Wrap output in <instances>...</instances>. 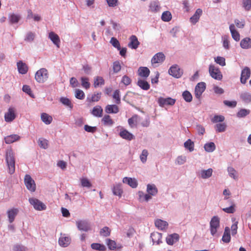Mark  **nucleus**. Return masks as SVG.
I'll return each instance as SVG.
<instances>
[{"label":"nucleus","mask_w":251,"mask_h":251,"mask_svg":"<svg viewBox=\"0 0 251 251\" xmlns=\"http://www.w3.org/2000/svg\"><path fill=\"white\" fill-rule=\"evenodd\" d=\"M227 172L229 176L235 180L238 179V175L237 171L232 167L227 168Z\"/></svg>","instance_id":"obj_41"},{"label":"nucleus","mask_w":251,"mask_h":251,"mask_svg":"<svg viewBox=\"0 0 251 251\" xmlns=\"http://www.w3.org/2000/svg\"><path fill=\"white\" fill-rule=\"evenodd\" d=\"M48 77V72L46 68L40 69L36 72L35 75V79L39 83L45 82Z\"/></svg>","instance_id":"obj_3"},{"label":"nucleus","mask_w":251,"mask_h":251,"mask_svg":"<svg viewBox=\"0 0 251 251\" xmlns=\"http://www.w3.org/2000/svg\"><path fill=\"white\" fill-rule=\"evenodd\" d=\"M35 34L32 32H28L26 34L25 38V40L26 42H32L35 38Z\"/></svg>","instance_id":"obj_63"},{"label":"nucleus","mask_w":251,"mask_h":251,"mask_svg":"<svg viewBox=\"0 0 251 251\" xmlns=\"http://www.w3.org/2000/svg\"><path fill=\"white\" fill-rule=\"evenodd\" d=\"M38 145L41 148L47 149L48 148V141L43 138H40L38 140Z\"/></svg>","instance_id":"obj_48"},{"label":"nucleus","mask_w":251,"mask_h":251,"mask_svg":"<svg viewBox=\"0 0 251 251\" xmlns=\"http://www.w3.org/2000/svg\"><path fill=\"white\" fill-rule=\"evenodd\" d=\"M225 118L223 115H215L211 119V122L213 123H222L224 121Z\"/></svg>","instance_id":"obj_53"},{"label":"nucleus","mask_w":251,"mask_h":251,"mask_svg":"<svg viewBox=\"0 0 251 251\" xmlns=\"http://www.w3.org/2000/svg\"><path fill=\"white\" fill-rule=\"evenodd\" d=\"M19 213V209L16 208H13L9 209L7 211V214L8 218V221L12 223L15 220V217Z\"/></svg>","instance_id":"obj_14"},{"label":"nucleus","mask_w":251,"mask_h":251,"mask_svg":"<svg viewBox=\"0 0 251 251\" xmlns=\"http://www.w3.org/2000/svg\"><path fill=\"white\" fill-rule=\"evenodd\" d=\"M206 84L203 82H199L195 87V95L196 98L200 99L205 90Z\"/></svg>","instance_id":"obj_11"},{"label":"nucleus","mask_w":251,"mask_h":251,"mask_svg":"<svg viewBox=\"0 0 251 251\" xmlns=\"http://www.w3.org/2000/svg\"><path fill=\"white\" fill-rule=\"evenodd\" d=\"M121 70V66L119 61H116L113 63V70L114 73H119Z\"/></svg>","instance_id":"obj_60"},{"label":"nucleus","mask_w":251,"mask_h":251,"mask_svg":"<svg viewBox=\"0 0 251 251\" xmlns=\"http://www.w3.org/2000/svg\"><path fill=\"white\" fill-rule=\"evenodd\" d=\"M29 202L34 208L37 210L41 211L46 209V205L42 201L35 198H29Z\"/></svg>","instance_id":"obj_7"},{"label":"nucleus","mask_w":251,"mask_h":251,"mask_svg":"<svg viewBox=\"0 0 251 251\" xmlns=\"http://www.w3.org/2000/svg\"><path fill=\"white\" fill-rule=\"evenodd\" d=\"M76 225L78 229L81 231L87 232L91 229L90 223L86 220L78 221Z\"/></svg>","instance_id":"obj_8"},{"label":"nucleus","mask_w":251,"mask_h":251,"mask_svg":"<svg viewBox=\"0 0 251 251\" xmlns=\"http://www.w3.org/2000/svg\"><path fill=\"white\" fill-rule=\"evenodd\" d=\"M8 18L10 23L13 24L18 23L21 18V17L19 15L12 13L9 14Z\"/></svg>","instance_id":"obj_42"},{"label":"nucleus","mask_w":251,"mask_h":251,"mask_svg":"<svg viewBox=\"0 0 251 251\" xmlns=\"http://www.w3.org/2000/svg\"><path fill=\"white\" fill-rule=\"evenodd\" d=\"M49 38L57 48H59L60 40L59 37L57 34L51 31L49 34Z\"/></svg>","instance_id":"obj_23"},{"label":"nucleus","mask_w":251,"mask_h":251,"mask_svg":"<svg viewBox=\"0 0 251 251\" xmlns=\"http://www.w3.org/2000/svg\"><path fill=\"white\" fill-rule=\"evenodd\" d=\"M5 159L8 168V172L12 175L15 172V159L14 153L11 149L6 151Z\"/></svg>","instance_id":"obj_1"},{"label":"nucleus","mask_w":251,"mask_h":251,"mask_svg":"<svg viewBox=\"0 0 251 251\" xmlns=\"http://www.w3.org/2000/svg\"><path fill=\"white\" fill-rule=\"evenodd\" d=\"M60 102H61L63 105L68 107L70 109H72L73 107V105L72 104L70 100L66 97L60 98Z\"/></svg>","instance_id":"obj_45"},{"label":"nucleus","mask_w":251,"mask_h":251,"mask_svg":"<svg viewBox=\"0 0 251 251\" xmlns=\"http://www.w3.org/2000/svg\"><path fill=\"white\" fill-rule=\"evenodd\" d=\"M179 236L177 233H173L169 235L166 238L167 243L169 245H173L174 243L178 241Z\"/></svg>","instance_id":"obj_17"},{"label":"nucleus","mask_w":251,"mask_h":251,"mask_svg":"<svg viewBox=\"0 0 251 251\" xmlns=\"http://www.w3.org/2000/svg\"><path fill=\"white\" fill-rule=\"evenodd\" d=\"M184 147L188 149L190 152H192L194 150V143L191 139H188L184 143Z\"/></svg>","instance_id":"obj_47"},{"label":"nucleus","mask_w":251,"mask_h":251,"mask_svg":"<svg viewBox=\"0 0 251 251\" xmlns=\"http://www.w3.org/2000/svg\"><path fill=\"white\" fill-rule=\"evenodd\" d=\"M120 90H116L114 92L113 96H112L113 98L115 100V102L118 104H119L121 103V98H120Z\"/></svg>","instance_id":"obj_55"},{"label":"nucleus","mask_w":251,"mask_h":251,"mask_svg":"<svg viewBox=\"0 0 251 251\" xmlns=\"http://www.w3.org/2000/svg\"><path fill=\"white\" fill-rule=\"evenodd\" d=\"M81 186L83 187L90 188L92 184L90 181L86 178H82L80 179Z\"/></svg>","instance_id":"obj_61"},{"label":"nucleus","mask_w":251,"mask_h":251,"mask_svg":"<svg viewBox=\"0 0 251 251\" xmlns=\"http://www.w3.org/2000/svg\"><path fill=\"white\" fill-rule=\"evenodd\" d=\"M22 90L23 91V92H24L26 94H28L31 98H34V96L31 92V88L28 85H23V88H22Z\"/></svg>","instance_id":"obj_62"},{"label":"nucleus","mask_w":251,"mask_h":251,"mask_svg":"<svg viewBox=\"0 0 251 251\" xmlns=\"http://www.w3.org/2000/svg\"><path fill=\"white\" fill-rule=\"evenodd\" d=\"M139 44L140 42L135 35H132L130 37L129 42L128 44L129 48L135 50L138 47Z\"/></svg>","instance_id":"obj_16"},{"label":"nucleus","mask_w":251,"mask_h":251,"mask_svg":"<svg viewBox=\"0 0 251 251\" xmlns=\"http://www.w3.org/2000/svg\"><path fill=\"white\" fill-rule=\"evenodd\" d=\"M251 75V70L248 67H245L241 71L240 81L242 84H245Z\"/></svg>","instance_id":"obj_13"},{"label":"nucleus","mask_w":251,"mask_h":251,"mask_svg":"<svg viewBox=\"0 0 251 251\" xmlns=\"http://www.w3.org/2000/svg\"><path fill=\"white\" fill-rule=\"evenodd\" d=\"M220 227V218L217 216H213L210 221V231L211 234L218 236V230Z\"/></svg>","instance_id":"obj_2"},{"label":"nucleus","mask_w":251,"mask_h":251,"mask_svg":"<svg viewBox=\"0 0 251 251\" xmlns=\"http://www.w3.org/2000/svg\"><path fill=\"white\" fill-rule=\"evenodd\" d=\"M137 85L144 90H148L150 88V85L146 80L139 79L137 83Z\"/></svg>","instance_id":"obj_34"},{"label":"nucleus","mask_w":251,"mask_h":251,"mask_svg":"<svg viewBox=\"0 0 251 251\" xmlns=\"http://www.w3.org/2000/svg\"><path fill=\"white\" fill-rule=\"evenodd\" d=\"M91 246L92 249L97 251H103L105 249V247L103 245L99 243H93Z\"/></svg>","instance_id":"obj_51"},{"label":"nucleus","mask_w":251,"mask_h":251,"mask_svg":"<svg viewBox=\"0 0 251 251\" xmlns=\"http://www.w3.org/2000/svg\"><path fill=\"white\" fill-rule=\"evenodd\" d=\"M147 192L148 194H150L151 197L155 196L158 193V189L154 184H148L147 185Z\"/></svg>","instance_id":"obj_26"},{"label":"nucleus","mask_w":251,"mask_h":251,"mask_svg":"<svg viewBox=\"0 0 251 251\" xmlns=\"http://www.w3.org/2000/svg\"><path fill=\"white\" fill-rule=\"evenodd\" d=\"M17 68L19 73L21 74H25L28 71V67L25 63H23L22 61L17 62Z\"/></svg>","instance_id":"obj_27"},{"label":"nucleus","mask_w":251,"mask_h":251,"mask_svg":"<svg viewBox=\"0 0 251 251\" xmlns=\"http://www.w3.org/2000/svg\"><path fill=\"white\" fill-rule=\"evenodd\" d=\"M103 109L100 105L95 106L92 111L91 114L95 117H101L102 116Z\"/></svg>","instance_id":"obj_32"},{"label":"nucleus","mask_w":251,"mask_h":251,"mask_svg":"<svg viewBox=\"0 0 251 251\" xmlns=\"http://www.w3.org/2000/svg\"><path fill=\"white\" fill-rule=\"evenodd\" d=\"M230 229L228 227L226 226L222 240L224 243H228L230 241Z\"/></svg>","instance_id":"obj_33"},{"label":"nucleus","mask_w":251,"mask_h":251,"mask_svg":"<svg viewBox=\"0 0 251 251\" xmlns=\"http://www.w3.org/2000/svg\"><path fill=\"white\" fill-rule=\"evenodd\" d=\"M159 105L161 107H164L166 105H173L176 102V100L170 97L164 98L160 97L157 100Z\"/></svg>","instance_id":"obj_9"},{"label":"nucleus","mask_w":251,"mask_h":251,"mask_svg":"<svg viewBox=\"0 0 251 251\" xmlns=\"http://www.w3.org/2000/svg\"><path fill=\"white\" fill-rule=\"evenodd\" d=\"M104 84V80L101 76H97L94 78V86L97 88Z\"/></svg>","instance_id":"obj_46"},{"label":"nucleus","mask_w":251,"mask_h":251,"mask_svg":"<svg viewBox=\"0 0 251 251\" xmlns=\"http://www.w3.org/2000/svg\"><path fill=\"white\" fill-rule=\"evenodd\" d=\"M186 161V156L184 155H179L177 157L175 163L177 165H181L184 164Z\"/></svg>","instance_id":"obj_54"},{"label":"nucleus","mask_w":251,"mask_h":251,"mask_svg":"<svg viewBox=\"0 0 251 251\" xmlns=\"http://www.w3.org/2000/svg\"><path fill=\"white\" fill-rule=\"evenodd\" d=\"M204 149L206 151L212 152L215 150L216 146L213 142H208L204 144Z\"/></svg>","instance_id":"obj_39"},{"label":"nucleus","mask_w":251,"mask_h":251,"mask_svg":"<svg viewBox=\"0 0 251 251\" xmlns=\"http://www.w3.org/2000/svg\"><path fill=\"white\" fill-rule=\"evenodd\" d=\"M229 37L227 35H224L222 37L223 46L226 50L229 49V42L228 41Z\"/></svg>","instance_id":"obj_59"},{"label":"nucleus","mask_w":251,"mask_h":251,"mask_svg":"<svg viewBox=\"0 0 251 251\" xmlns=\"http://www.w3.org/2000/svg\"><path fill=\"white\" fill-rule=\"evenodd\" d=\"M105 111L107 114H116L119 112V109L116 104H108L105 108Z\"/></svg>","instance_id":"obj_22"},{"label":"nucleus","mask_w":251,"mask_h":251,"mask_svg":"<svg viewBox=\"0 0 251 251\" xmlns=\"http://www.w3.org/2000/svg\"><path fill=\"white\" fill-rule=\"evenodd\" d=\"M202 13V11L201 9H197L194 14L190 18V22L193 25H195L199 21Z\"/></svg>","instance_id":"obj_18"},{"label":"nucleus","mask_w":251,"mask_h":251,"mask_svg":"<svg viewBox=\"0 0 251 251\" xmlns=\"http://www.w3.org/2000/svg\"><path fill=\"white\" fill-rule=\"evenodd\" d=\"M119 135L123 139L129 141H131L135 138L134 136L132 133L125 129H123L120 131Z\"/></svg>","instance_id":"obj_20"},{"label":"nucleus","mask_w":251,"mask_h":251,"mask_svg":"<svg viewBox=\"0 0 251 251\" xmlns=\"http://www.w3.org/2000/svg\"><path fill=\"white\" fill-rule=\"evenodd\" d=\"M250 113L249 109L242 108L237 113V117L239 118H244Z\"/></svg>","instance_id":"obj_43"},{"label":"nucleus","mask_w":251,"mask_h":251,"mask_svg":"<svg viewBox=\"0 0 251 251\" xmlns=\"http://www.w3.org/2000/svg\"><path fill=\"white\" fill-rule=\"evenodd\" d=\"M15 109L14 107H10L4 114L5 121L7 123L12 122L16 118Z\"/></svg>","instance_id":"obj_12"},{"label":"nucleus","mask_w":251,"mask_h":251,"mask_svg":"<svg viewBox=\"0 0 251 251\" xmlns=\"http://www.w3.org/2000/svg\"><path fill=\"white\" fill-rule=\"evenodd\" d=\"M213 173V170L209 168L207 170H201L197 172V176L199 178L207 179L210 177Z\"/></svg>","instance_id":"obj_10"},{"label":"nucleus","mask_w":251,"mask_h":251,"mask_svg":"<svg viewBox=\"0 0 251 251\" xmlns=\"http://www.w3.org/2000/svg\"><path fill=\"white\" fill-rule=\"evenodd\" d=\"M20 139V136L17 134H12L4 137V141L6 144H11Z\"/></svg>","instance_id":"obj_29"},{"label":"nucleus","mask_w":251,"mask_h":251,"mask_svg":"<svg viewBox=\"0 0 251 251\" xmlns=\"http://www.w3.org/2000/svg\"><path fill=\"white\" fill-rule=\"evenodd\" d=\"M240 47L243 49H251V38L249 37H245L242 39L240 42Z\"/></svg>","instance_id":"obj_24"},{"label":"nucleus","mask_w":251,"mask_h":251,"mask_svg":"<svg viewBox=\"0 0 251 251\" xmlns=\"http://www.w3.org/2000/svg\"><path fill=\"white\" fill-rule=\"evenodd\" d=\"M148 154L149 153L147 150L145 149L142 151V153L140 155V159L143 163L146 162Z\"/></svg>","instance_id":"obj_58"},{"label":"nucleus","mask_w":251,"mask_h":251,"mask_svg":"<svg viewBox=\"0 0 251 251\" xmlns=\"http://www.w3.org/2000/svg\"><path fill=\"white\" fill-rule=\"evenodd\" d=\"M155 225L159 229L163 230L167 227L168 224L165 221L157 219L155 221Z\"/></svg>","instance_id":"obj_31"},{"label":"nucleus","mask_w":251,"mask_h":251,"mask_svg":"<svg viewBox=\"0 0 251 251\" xmlns=\"http://www.w3.org/2000/svg\"><path fill=\"white\" fill-rule=\"evenodd\" d=\"M25 184L26 188L31 192L36 190V184L34 180L31 178L30 175H26L24 179Z\"/></svg>","instance_id":"obj_6"},{"label":"nucleus","mask_w":251,"mask_h":251,"mask_svg":"<svg viewBox=\"0 0 251 251\" xmlns=\"http://www.w3.org/2000/svg\"><path fill=\"white\" fill-rule=\"evenodd\" d=\"M41 119L42 122L46 125L50 124L52 121V117L46 113H43L41 114Z\"/></svg>","instance_id":"obj_36"},{"label":"nucleus","mask_w":251,"mask_h":251,"mask_svg":"<svg viewBox=\"0 0 251 251\" xmlns=\"http://www.w3.org/2000/svg\"><path fill=\"white\" fill-rule=\"evenodd\" d=\"M101 122L105 126H112L113 125L114 122L113 120L110 118L109 115H105L102 119Z\"/></svg>","instance_id":"obj_35"},{"label":"nucleus","mask_w":251,"mask_h":251,"mask_svg":"<svg viewBox=\"0 0 251 251\" xmlns=\"http://www.w3.org/2000/svg\"><path fill=\"white\" fill-rule=\"evenodd\" d=\"M165 59L163 53L160 52L156 53L151 59L152 64L161 63Z\"/></svg>","instance_id":"obj_15"},{"label":"nucleus","mask_w":251,"mask_h":251,"mask_svg":"<svg viewBox=\"0 0 251 251\" xmlns=\"http://www.w3.org/2000/svg\"><path fill=\"white\" fill-rule=\"evenodd\" d=\"M172 19V15L169 11L164 12L161 16V19L164 22H169Z\"/></svg>","instance_id":"obj_52"},{"label":"nucleus","mask_w":251,"mask_h":251,"mask_svg":"<svg viewBox=\"0 0 251 251\" xmlns=\"http://www.w3.org/2000/svg\"><path fill=\"white\" fill-rule=\"evenodd\" d=\"M71 242V239L69 237L61 236L58 240V243L60 246L63 247H67Z\"/></svg>","instance_id":"obj_30"},{"label":"nucleus","mask_w":251,"mask_h":251,"mask_svg":"<svg viewBox=\"0 0 251 251\" xmlns=\"http://www.w3.org/2000/svg\"><path fill=\"white\" fill-rule=\"evenodd\" d=\"M169 74L175 78H180L183 75V70L176 65L172 66L168 71Z\"/></svg>","instance_id":"obj_5"},{"label":"nucleus","mask_w":251,"mask_h":251,"mask_svg":"<svg viewBox=\"0 0 251 251\" xmlns=\"http://www.w3.org/2000/svg\"><path fill=\"white\" fill-rule=\"evenodd\" d=\"M151 239L153 245L156 243L157 245L160 244L162 243V234L157 232H154L151 234Z\"/></svg>","instance_id":"obj_21"},{"label":"nucleus","mask_w":251,"mask_h":251,"mask_svg":"<svg viewBox=\"0 0 251 251\" xmlns=\"http://www.w3.org/2000/svg\"><path fill=\"white\" fill-rule=\"evenodd\" d=\"M240 98L246 103L251 102V94L249 92L242 93L240 95Z\"/></svg>","instance_id":"obj_37"},{"label":"nucleus","mask_w":251,"mask_h":251,"mask_svg":"<svg viewBox=\"0 0 251 251\" xmlns=\"http://www.w3.org/2000/svg\"><path fill=\"white\" fill-rule=\"evenodd\" d=\"M100 234L101 236L104 237L108 236L110 234V230L108 227L104 226L100 229Z\"/></svg>","instance_id":"obj_56"},{"label":"nucleus","mask_w":251,"mask_h":251,"mask_svg":"<svg viewBox=\"0 0 251 251\" xmlns=\"http://www.w3.org/2000/svg\"><path fill=\"white\" fill-rule=\"evenodd\" d=\"M209 73L210 75L215 79L221 80L223 78V75L220 69L214 65L210 64L209 65Z\"/></svg>","instance_id":"obj_4"},{"label":"nucleus","mask_w":251,"mask_h":251,"mask_svg":"<svg viewBox=\"0 0 251 251\" xmlns=\"http://www.w3.org/2000/svg\"><path fill=\"white\" fill-rule=\"evenodd\" d=\"M112 192L114 195L121 197L123 193L121 185L120 184L114 185L112 188Z\"/></svg>","instance_id":"obj_38"},{"label":"nucleus","mask_w":251,"mask_h":251,"mask_svg":"<svg viewBox=\"0 0 251 251\" xmlns=\"http://www.w3.org/2000/svg\"><path fill=\"white\" fill-rule=\"evenodd\" d=\"M243 7L246 11L251 9V0H243Z\"/></svg>","instance_id":"obj_64"},{"label":"nucleus","mask_w":251,"mask_h":251,"mask_svg":"<svg viewBox=\"0 0 251 251\" xmlns=\"http://www.w3.org/2000/svg\"><path fill=\"white\" fill-rule=\"evenodd\" d=\"M182 97L184 100L188 102H190L192 100V96L188 91H185L182 93Z\"/></svg>","instance_id":"obj_50"},{"label":"nucleus","mask_w":251,"mask_h":251,"mask_svg":"<svg viewBox=\"0 0 251 251\" xmlns=\"http://www.w3.org/2000/svg\"><path fill=\"white\" fill-rule=\"evenodd\" d=\"M123 182L124 183L127 184L133 188H135L138 186L137 181L134 178L125 177L123 179Z\"/></svg>","instance_id":"obj_19"},{"label":"nucleus","mask_w":251,"mask_h":251,"mask_svg":"<svg viewBox=\"0 0 251 251\" xmlns=\"http://www.w3.org/2000/svg\"><path fill=\"white\" fill-rule=\"evenodd\" d=\"M101 93H98L93 95L91 98H87V100L89 102H96L98 101L100 99Z\"/></svg>","instance_id":"obj_57"},{"label":"nucleus","mask_w":251,"mask_h":251,"mask_svg":"<svg viewBox=\"0 0 251 251\" xmlns=\"http://www.w3.org/2000/svg\"><path fill=\"white\" fill-rule=\"evenodd\" d=\"M226 128V125L224 123L217 124L214 126L216 131L218 132H223L225 131Z\"/></svg>","instance_id":"obj_40"},{"label":"nucleus","mask_w":251,"mask_h":251,"mask_svg":"<svg viewBox=\"0 0 251 251\" xmlns=\"http://www.w3.org/2000/svg\"><path fill=\"white\" fill-rule=\"evenodd\" d=\"M139 76L143 78H147L150 74V70L146 67H140L138 70Z\"/></svg>","instance_id":"obj_25"},{"label":"nucleus","mask_w":251,"mask_h":251,"mask_svg":"<svg viewBox=\"0 0 251 251\" xmlns=\"http://www.w3.org/2000/svg\"><path fill=\"white\" fill-rule=\"evenodd\" d=\"M231 220L232 222H233V224L231 226V234L232 236L235 235L236 234L237 232V228H238V221H235V218H232L231 219Z\"/></svg>","instance_id":"obj_49"},{"label":"nucleus","mask_w":251,"mask_h":251,"mask_svg":"<svg viewBox=\"0 0 251 251\" xmlns=\"http://www.w3.org/2000/svg\"><path fill=\"white\" fill-rule=\"evenodd\" d=\"M160 9L159 2L158 1H152L150 5V10L152 12H157Z\"/></svg>","instance_id":"obj_44"},{"label":"nucleus","mask_w":251,"mask_h":251,"mask_svg":"<svg viewBox=\"0 0 251 251\" xmlns=\"http://www.w3.org/2000/svg\"><path fill=\"white\" fill-rule=\"evenodd\" d=\"M229 30L232 38L236 41H239L240 40V34L236 30L235 25L233 24L230 25Z\"/></svg>","instance_id":"obj_28"}]
</instances>
